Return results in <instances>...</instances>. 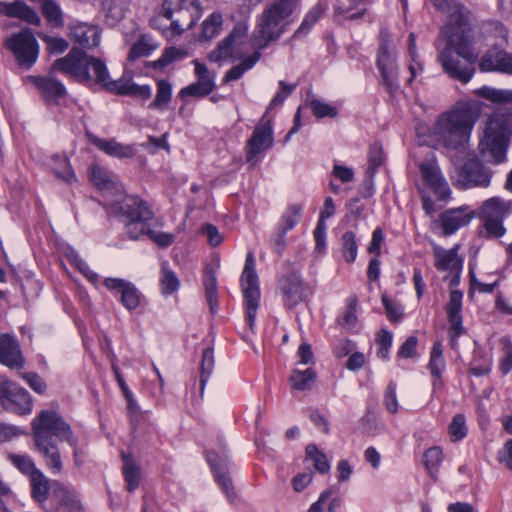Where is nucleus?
Here are the masks:
<instances>
[{
  "mask_svg": "<svg viewBox=\"0 0 512 512\" xmlns=\"http://www.w3.org/2000/svg\"><path fill=\"white\" fill-rule=\"evenodd\" d=\"M36 450L41 453L47 467L53 473H60L62 460L58 447L52 441V437L60 441H66L73 447L75 465L83 464L84 452L77 447V439L74 437L71 427L64 419L53 410H42L31 423Z\"/></svg>",
  "mask_w": 512,
  "mask_h": 512,
  "instance_id": "1",
  "label": "nucleus"
},
{
  "mask_svg": "<svg viewBox=\"0 0 512 512\" xmlns=\"http://www.w3.org/2000/svg\"><path fill=\"white\" fill-rule=\"evenodd\" d=\"M477 120V111L470 104L460 102L437 117L430 128V135L438 145L459 150L469 141Z\"/></svg>",
  "mask_w": 512,
  "mask_h": 512,
  "instance_id": "2",
  "label": "nucleus"
},
{
  "mask_svg": "<svg viewBox=\"0 0 512 512\" xmlns=\"http://www.w3.org/2000/svg\"><path fill=\"white\" fill-rule=\"evenodd\" d=\"M301 0H273L257 16L252 37L255 49L263 50L279 40L293 23L292 15Z\"/></svg>",
  "mask_w": 512,
  "mask_h": 512,
  "instance_id": "3",
  "label": "nucleus"
},
{
  "mask_svg": "<svg viewBox=\"0 0 512 512\" xmlns=\"http://www.w3.org/2000/svg\"><path fill=\"white\" fill-rule=\"evenodd\" d=\"M477 53L473 49L472 34L454 33L446 39V46L439 54L444 71L453 79L467 83L472 78L477 60Z\"/></svg>",
  "mask_w": 512,
  "mask_h": 512,
  "instance_id": "4",
  "label": "nucleus"
},
{
  "mask_svg": "<svg viewBox=\"0 0 512 512\" xmlns=\"http://www.w3.org/2000/svg\"><path fill=\"white\" fill-rule=\"evenodd\" d=\"M512 136V111L498 109L488 116L479 142L481 154L494 164L503 162Z\"/></svg>",
  "mask_w": 512,
  "mask_h": 512,
  "instance_id": "5",
  "label": "nucleus"
},
{
  "mask_svg": "<svg viewBox=\"0 0 512 512\" xmlns=\"http://www.w3.org/2000/svg\"><path fill=\"white\" fill-rule=\"evenodd\" d=\"M107 70L102 60L88 56L77 48H72L66 56L55 60L51 67V72L59 71L78 82L99 85L105 81Z\"/></svg>",
  "mask_w": 512,
  "mask_h": 512,
  "instance_id": "6",
  "label": "nucleus"
},
{
  "mask_svg": "<svg viewBox=\"0 0 512 512\" xmlns=\"http://www.w3.org/2000/svg\"><path fill=\"white\" fill-rule=\"evenodd\" d=\"M241 287L246 309V321L252 332L255 330L256 315L260 305L259 279L255 270L252 252H248L241 275Z\"/></svg>",
  "mask_w": 512,
  "mask_h": 512,
  "instance_id": "7",
  "label": "nucleus"
},
{
  "mask_svg": "<svg viewBox=\"0 0 512 512\" xmlns=\"http://www.w3.org/2000/svg\"><path fill=\"white\" fill-rule=\"evenodd\" d=\"M396 43L386 28H382L379 36L377 67L383 83L390 91L398 88V66L396 63Z\"/></svg>",
  "mask_w": 512,
  "mask_h": 512,
  "instance_id": "8",
  "label": "nucleus"
},
{
  "mask_svg": "<svg viewBox=\"0 0 512 512\" xmlns=\"http://www.w3.org/2000/svg\"><path fill=\"white\" fill-rule=\"evenodd\" d=\"M163 14L172 19L173 30L183 33L191 29L202 15L198 0H163Z\"/></svg>",
  "mask_w": 512,
  "mask_h": 512,
  "instance_id": "9",
  "label": "nucleus"
},
{
  "mask_svg": "<svg viewBox=\"0 0 512 512\" xmlns=\"http://www.w3.org/2000/svg\"><path fill=\"white\" fill-rule=\"evenodd\" d=\"M435 8L447 16V23L441 34L448 39L450 35L472 34V14L469 9L456 0H432Z\"/></svg>",
  "mask_w": 512,
  "mask_h": 512,
  "instance_id": "10",
  "label": "nucleus"
},
{
  "mask_svg": "<svg viewBox=\"0 0 512 512\" xmlns=\"http://www.w3.org/2000/svg\"><path fill=\"white\" fill-rule=\"evenodd\" d=\"M435 8L447 16V23L441 34L448 39L450 35L472 34V14L469 9L456 0H432Z\"/></svg>",
  "mask_w": 512,
  "mask_h": 512,
  "instance_id": "11",
  "label": "nucleus"
},
{
  "mask_svg": "<svg viewBox=\"0 0 512 512\" xmlns=\"http://www.w3.org/2000/svg\"><path fill=\"white\" fill-rule=\"evenodd\" d=\"M512 212V203L503 201L499 197H492L483 202L480 216L484 220L485 235L490 238H499L505 234L503 220Z\"/></svg>",
  "mask_w": 512,
  "mask_h": 512,
  "instance_id": "12",
  "label": "nucleus"
},
{
  "mask_svg": "<svg viewBox=\"0 0 512 512\" xmlns=\"http://www.w3.org/2000/svg\"><path fill=\"white\" fill-rule=\"evenodd\" d=\"M6 46L22 68L30 69L38 59L39 44L32 30L28 28L13 34L7 39Z\"/></svg>",
  "mask_w": 512,
  "mask_h": 512,
  "instance_id": "13",
  "label": "nucleus"
},
{
  "mask_svg": "<svg viewBox=\"0 0 512 512\" xmlns=\"http://www.w3.org/2000/svg\"><path fill=\"white\" fill-rule=\"evenodd\" d=\"M106 208L115 215H121L127 220L150 221L153 218V212L147 202L138 196L125 195L124 190L121 196L109 200Z\"/></svg>",
  "mask_w": 512,
  "mask_h": 512,
  "instance_id": "14",
  "label": "nucleus"
},
{
  "mask_svg": "<svg viewBox=\"0 0 512 512\" xmlns=\"http://www.w3.org/2000/svg\"><path fill=\"white\" fill-rule=\"evenodd\" d=\"M0 405L17 414H29L32 411V400L27 390L13 381L0 377Z\"/></svg>",
  "mask_w": 512,
  "mask_h": 512,
  "instance_id": "15",
  "label": "nucleus"
},
{
  "mask_svg": "<svg viewBox=\"0 0 512 512\" xmlns=\"http://www.w3.org/2000/svg\"><path fill=\"white\" fill-rule=\"evenodd\" d=\"M247 32L248 28L245 24L236 25L230 34L210 52L209 59L215 62L229 58L239 59L241 57L240 47L245 42Z\"/></svg>",
  "mask_w": 512,
  "mask_h": 512,
  "instance_id": "16",
  "label": "nucleus"
},
{
  "mask_svg": "<svg viewBox=\"0 0 512 512\" xmlns=\"http://www.w3.org/2000/svg\"><path fill=\"white\" fill-rule=\"evenodd\" d=\"M279 289L284 305L289 309L304 301L311 294V289L297 273L282 277L279 281Z\"/></svg>",
  "mask_w": 512,
  "mask_h": 512,
  "instance_id": "17",
  "label": "nucleus"
},
{
  "mask_svg": "<svg viewBox=\"0 0 512 512\" xmlns=\"http://www.w3.org/2000/svg\"><path fill=\"white\" fill-rule=\"evenodd\" d=\"M492 173L475 158H469L458 173L457 185L462 188L488 187Z\"/></svg>",
  "mask_w": 512,
  "mask_h": 512,
  "instance_id": "18",
  "label": "nucleus"
},
{
  "mask_svg": "<svg viewBox=\"0 0 512 512\" xmlns=\"http://www.w3.org/2000/svg\"><path fill=\"white\" fill-rule=\"evenodd\" d=\"M273 145V131L269 123H260L247 141L246 144V161L255 165L258 161L257 156L272 147Z\"/></svg>",
  "mask_w": 512,
  "mask_h": 512,
  "instance_id": "19",
  "label": "nucleus"
},
{
  "mask_svg": "<svg viewBox=\"0 0 512 512\" xmlns=\"http://www.w3.org/2000/svg\"><path fill=\"white\" fill-rule=\"evenodd\" d=\"M193 63L195 64L197 82L180 90L179 96L181 99L186 97L202 98L209 95L215 89V73L210 72L204 64L197 60L193 61Z\"/></svg>",
  "mask_w": 512,
  "mask_h": 512,
  "instance_id": "20",
  "label": "nucleus"
},
{
  "mask_svg": "<svg viewBox=\"0 0 512 512\" xmlns=\"http://www.w3.org/2000/svg\"><path fill=\"white\" fill-rule=\"evenodd\" d=\"M89 176L91 182L102 192L105 207L108 206L109 200L121 196L123 187L115 175L98 165H93L90 168Z\"/></svg>",
  "mask_w": 512,
  "mask_h": 512,
  "instance_id": "21",
  "label": "nucleus"
},
{
  "mask_svg": "<svg viewBox=\"0 0 512 512\" xmlns=\"http://www.w3.org/2000/svg\"><path fill=\"white\" fill-rule=\"evenodd\" d=\"M419 168L424 182L433 190L437 198L439 200L447 199L451 191L435 162L434 154L431 153V157L422 162Z\"/></svg>",
  "mask_w": 512,
  "mask_h": 512,
  "instance_id": "22",
  "label": "nucleus"
},
{
  "mask_svg": "<svg viewBox=\"0 0 512 512\" xmlns=\"http://www.w3.org/2000/svg\"><path fill=\"white\" fill-rule=\"evenodd\" d=\"M479 68L484 72H499L512 75V53L493 45L479 61Z\"/></svg>",
  "mask_w": 512,
  "mask_h": 512,
  "instance_id": "23",
  "label": "nucleus"
},
{
  "mask_svg": "<svg viewBox=\"0 0 512 512\" xmlns=\"http://www.w3.org/2000/svg\"><path fill=\"white\" fill-rule=\"evenodd\" d=\"M462 298L463 294L459 290H452L449 295V302L446 306V312L450 324L449 336L452 347L457 344V338L465 332L462 322Z\"/></svg>",
  "mask_w": 512,
  "mask_h": 512,
  "instance_id": "24",
  "label": "nucleus"
},
{
  "mask_svg": "<svg viewBox=\"0 0 512 512\" xmlns=\"http://www.w3.org/2000/svg\"><path fill=\"white\" fill-rule=\"evenodd\" d=\"M0 363L10 369H21L25 364L19 342L8 333L0 334Z\"/></svg>",
  "mask_w": 512,
  "mask_h": 512,
  "instance_id": "25",
  "label": "nucleus"
},
{
  "mask_svg": "<svg viewBox=\"0 0 512 512\" xmlns=\"http://www.w3.org/2000/svg\"><path fill=\"white\" fill-rule=\"evenodd\" d=\"M101 86L110 92H115L119 95L131 96L142 100L150 98L152 94L149 85H138L132 80L121 79L113 81L110 79L108 71L107 76L105 77V81L102 82Z\"/></svg>",
  "mask_w": 512,
  "mask_h": 512,
  "instance_id": "26",
  "label": "nucleus"
},
{
  "mask_svg": "<svg viewBox=\"0 0 512 512\" xmlns=\"http://www.w3.org/2000/svg\"><path fill=\"white\" fill-rule=\"evenodd\" d=\"M474 216V212L468 206L448 209L440 215L441 227L445 235H451L469 224Z\"/></svg>",
  "mask_w": 512,
  "mask_h": 512,
  "instance_id": "27",
  "label": "nucleus"
},
{
  "mask_svg": "<svg viewBox=\"0 0 512 512\" xmlns=\"http://www.w3.org/2000/svg\"><path fill=\"white\" fill-rule=\"evenodd\" d=\"M69 36L78 45L93 48L100 43L99 27L86 22H73L69 26Z\"/></svg>",
  "mask_w": 512,
  "mask_h": 512,
  "instance_id": "28",
  "label": "nucleus"
},
{
  "mask_svg": "<svg viewBox=\"0 0 512 512\" xmlns=\"http://www.w3.org/2000/svg\"><path fill=\"white\" fill-rule=\"evenodd\" d=\"M31 81L48 103H57L66 95L67 91L63 83L51 75L31 77Z\"/></svg>",
  "mask_w": 512,
  "mask_h": 512,
  "instance_id": "29",
  "label": "nucleus"
},
{
  "mask_svg": "<svg viewBox=\"0 0 512 512\" xmlns=\"http://www.w3.org/2000/svg\"><path fill=\"white\" fill-rule=\"evenodd\" d=\"M458 246L449 250L442 247L435 246L433 254L435 257V267L440 271L460 272L463 265V260L458 256Z\"/></svg>",
  "mask_w": 512,
  "mask_h": 512,
  "instance_id": "30",
  "label": "nucleus"
},
{
  "mask_svg": "<svg viewBox=\"0 0 512 512\" xmlns=\"http://www.w3.org/2000/svg\"><path fill=\"white\" fill-rule=\"evenodd\" d=\"M3 13L12 18H18L31 25L39 26L41 18L37 12L22 1L3 4Z\"/></svg>",
  "mask_w": 512,
  "mask_h": 512,
  "instance_id": "31",
  "label": "nucleus"
},
{
  "mask_svg": "<svg viewBox=\"0 0 512 512\" xmlns=\"http://www.w3.org/2000/svg\"><path fill=\"white\" fill-rule=\"evenodd\" d=\"M91 142L101 151L109 156L117 158H132L135 155V149L131 145H124L115 140H106L93 136Z\"/></svg>",
  "mask_w": 512,
  "mask_h": 512,
  "instance_id": "32",
  "label": "nucleus"
},
{
  "mask_svg": "<svg viewBox=\"0 0 512 512\" xmlns=\"http://www.w3.org/2000/svg\"><path fill=\"white\" fill-rule=\"evenodd\" d=\"M207 460L210 463L215 479L226 494L228 499H232L235 495L232 481L228 475L226 466L216 461L214 453H208Z\"/></svg>",
  "mask_w": 512,
  "mask_h": 512,
  "instance_id": "33",
  "label": "nucleus"
},
{
  "mask_svg": "<svg viewBox=\"0 0 512 512\" xmlns=\"http://www.w3.org/2000/svg\"><path fill=\"white\" fill-rule=\"evenodd\" d=\"M260 51L261 50L255 49V51L248 57L244 58L240 64L228 70L223 78L224 82L238 80L246 71L253 68L261 57Z\"/></svg>",
  "mask_w": 512,
  "mask_h": 512,
  "instance_id": "34",
  "label": "nucleus"
},
{
  "mask_svg": "<svg viewBox=\"0 0 512 512\" xmlns=\"http://www.w3.org/2000/svg\"><path fill=\"white\" fill-rule=\"evenodd\" d=\"M316 376V372L311 368H307L304 371L294 369L291 372L289 381L293 389L297 391H305L311 388Z\"/></svg>",
  "mask_w": 512,
  "mask_h": 512,
  "instance_id": "35",
  "label": "nucleus"
},
{
  "mask_svg": "<svg viewBox=\"0 0 512 512\" xmlns=\"http://www.w3.org/2000/svg\"><path fill=\"white\" fill-rule=\"evenodd\" d=\"M204 287L207 302L212 313H215L218 306L217 300V279L211 267H206L204 273Z\"/></svg>",
  "mask_w": 512,
  "mask_h": 512,
  "instance_id": "36",
  "label": "nucleus"
},
{
  "mask_svg": "<svg viewBox=\"0 0 512 512\" xmlns=\"http://www.w3.org/2000/svg\"><path fill=\"white\" fill-rule=\"evenodd\" d=\"M30 483L33 499L40 503L45 501L48 496L49 483L44 474L40 470L33 472L30 476Z\"/></svg>",
  "mask_w": 512,
  "mask_h": 512,
  "instance_id": "37",
  "label": "nucleus"
},
{
  "mask_svg": "<svg viewBox=\"0 0 512 512\" xmlns=\"http://www.w3.org/2000/svg\"><path fill=\"white\" fill-rule=\"evenodd\" d=\"M324 12V7L318 3L305 15L302 23L298 29L294 32L293 38H301L306 36L311 28L317 23Z\"/></svg>",
  "mask_w": 512,
  "mask_h": 512,
  "instance_id": "38",
  "label": "nucleus"
},
{
  "mask_svg": "<svg viewBox=\"0 0 512 512\" xmlns=\"http://www.w3.org/2000/svg\"><path fill=\"white\" fill-rule=\"evenodd\" d=\"M41 11L47 22L54 27L64 24L62 10L55 0H40Z\"/></svg>",
  "mask_w": 512,
  "mask_h": 512,
  "instance_id": "39",
  "label": "nucleus"
},
{
  "mask_svg": "<svg viewBox=\"0 0 512 512\" xmlns=\"http://www.w3.org/2000/svg\"><path fill=\"white\" fill-rule=\"evenodd\" d=\"M302 210L303 206L301 204H290L281 217L279 231L287 233L289 230L293 229L299 221Z\"/></svg>",
  "mask_w": 512,
  "mask_h": 512,
  "instance_id": "40",
  "label": "nucleus"
},
{
  "mask_svg": "<svg viewBox=\"0 0 512 512\" xmlns=\"http://www.w3.org/2000/svg\"><path fill=\"white\" fill-rule=\"evenodd\" d=\"M445 366L442 344L440 341H436L431 349L428 364L431 376H442Z\"/></svg>",
  "mask_w": 512,
  "mask_h": 512,
  "instance_id": "41",
  "label": "nucleus"
},
{
  "mask_svg": "<svg viewBox=\"0 0 512 512\" xmlns=\"http://www.w3.org/2000/svg\"><path fill=\"white\" fill-rule=\"evenodd\" d=\"M156 49V44L147 35H142L131 47L128 59L134 61L137 58L148 56Z\"/></svg>",
  "mask_w": 512,
  "mask_h": 512,
  "instance_id": "42",
  "label": "nucleus"
},
{
  "mask_svg": "<svg viewBox=\"0 0 512 512\" xmlns=\"http://www.w3.org/2000/svg\"><path fill=\"white\" fill-rule=\"evenodd\" d=\"M358 252V245L356 235L352 231H346L341 237V254L344 260L348 263H353L356 260Z\"/></svg>",
  "mask_w": 512,
  "mask_h": 512,
  "instance_id": "43",
  "label": "nucleus"
},
{
  "mask_svg": "<svg viewBox=\"0 0 512 512\" xmlns=\"http://www.w3.org/2000/svg\"><path fill=\"white\" fill-rule=\"evenodd\" d=\"M105 20L108 25L114 26L125 17V9L114 0H100Z\"/></svg>",
  "mask_w": 512,
  "mask_h": 512,
  "instance_id": "44",
  "label": "nucleus"
},
{
  "mask_svg": "<svg viewBox=\"0 0 512 512\" xmlns=\"http://www.w3.org/2000/svg\"><path fill=\"white\" fill-rule=\"evenodd\" d=\"M160 286L164 295H170L179 289L180 281L176 274L163 264L160 272Z\"/></svg>",
  "mask_w": 512,
  "mask_h": 512,
  "instance_id": "45",
  "label": "nucleus"
},
{
  "mask_svg": "<svg viewBox=\"0 0 512 512\" xmlns=\"http://www.w3.org/2000/svg\"><path fill=\"white\" fill-rule=\"evenodd\" d=\"M478 95L494 103H512V90L482 87Z\"/></svg>",
  "mask_w": 512,
  "mask_h": 512,
  "instance_id": "46",
  "label": "nucleus"
},
{
  "mask_svg": "<svg viewBox=\"0 0 512 512\" xmlns=\"http://www.w3.org/2000/svg\"><path fill=\"white\" fill-rule=\"evenodd\" d=\"M306 457L313 461L314 468L319 473H327L330 470V462L327 456L316 445L309 444L306 447Z\"/></svg>",
  "mask_w": 512,
  "mask_h": 512,
  "instance_id": "47",
  "label": "nucleus"
},
{
  "mask_svg": "<svg viewBox=\"0 0 512 512\" xmlns=\"http://www.w3.org/2000/svg\"><path fill=\"white\" fill-rule=\"evenodd\" d=\"M222 15L219 13H212L202 24L201 38L210 40L219 34L222 28Z\"/></svg>",
  "mask_w": 512,
  "mask_h": 512,
  "instance_id": "48",
  "label": "nucleus"
},
{
  "mask_svg": "<svg viewBox=\"0 0 512 512\" xmlns=\"http://www.w3.org/2000/svg\"><path fill=\"white\" fill-rule=\"evenodd\" d=\"M214 367V353L212 348H206L202 353L201 360V375H200V388L201 393L213 371Z\"/></svg>",
  "mask_w": 512,
  "mask_h": 512,
  "instance_id": "49",
  "label": "nucleus"
},
{
  "mask_svg": "<svg viewBox=\"0 0 512 512\" xmlns=\"http://www.w3.org/2000/svg\"><path fill=\"white\" fill-rule=\"evenodd\" d=\"M408 42V53L411 60L409 64V71L411 73V77L408 79V83H411L412 80L416 77V75L422 72L423 67L418 59V54L416 50V39L414 33L409 34Z\"/></svg>",
  "mask_w": 512,
  "mask_h": 512,
  "instance_id": "50",
  "label": "nucleus"
},
{
  "mask_svg": "<svg viewBox=\"0 0 512 512\" xmlns=\"http://www.w3.org/2000/svg\"><path fill=\"white\" fill-rule=\"evenodd\" d=\"M172 94L171 84L166 80H160L157 83V94L154 101L150 104V107L156 109H162L165 107L170 99Z\"/></svg>",
  "mask_w": 512,
  "mask_h": 512,
  "instance_id": "51",
  "label": "nucleus"
},
{
  "mask_svg": "<svg viewBox=\"0 0 512 512\" xmlns=\"http://www.w3.org/2000/svg\"><path fill=\"white\" fill-rule=\"evenodd\" d=\"M123 474L127 484V490L129 492L134 491L140 483V470L131 461L125 460L123 467Z\"/></svg>",
  "mask_w": 512,
  "mask_h": 512,
  "instance_id": "52",
  "label": "nucleus"
},
{
  "mask_svg": "<svg viewBox=\"0 0 512 512\" xmlns=\"http://www.w3.org/2000/svg\"><path fill=\"white\" fill-rule=\"evenodd\" d=\"M449 433L453 442L460 441L467 435L466 418L463 414H456L452 418Z\"/></svg>",
  "mask_w": 512,
  "mask_h": 512,
  "instance_id": "53",
  "label": "nucleus"
},
{
  "mask_svg": "<svg viewBox=\"0 0 512 512\" xmlns=\"http://www.w3.org/2000/svg\"><path fill=\"white\" fill-rule=\"evenodd\" d=\"M151 25L160 30L164 36H166L167 38H173L175 36H179L181 35L182 33H176L172 28H173V25H172V19H168L164 14H163V11L161 10L160 13L158 15H156L152 20H151Z\"/></svg>",
  "mask_w": 512,
  "mask_h": 512,
  "instance_id": "54",
  "label": "nucleus"
},
{
  "mask_svg": "<svg viewBox=\"0 0 512 512\" xmlns=\"http://www.w3.org/2000/svg\"><path fill=\"white\" fill-rule=\"evenodd\" d=\"M149 221L128 220L125 225V233L132 240H138L142 235H148Z\"/></svg>",
  "mask_w": 512,
  "mask_h": 512,
  "instance_id": "55",
  "label": "nucleus"
},
{
  "mask_svg": "<svg viewBox=\"0 0 512 512\" xmlns=\"http://www.w3.org/2000/svg\"><path fill=\"white\" fill-rule=\"evenodd\" d=\"M502 356L499 361V370L506 375L512 370V342L507 338L501 339Z\"/></svg>",
  "mask_w": 512,
  "mask_h": 512,
  "instance_id": "56",
  "label": "nucleus"
},
{
  "mask_svg": "<svg viewBox=\"0 0 512 512\" xmlns=\"http://www.w3.org/2000/svg\"><path fill=\"white\" fill-rule=\"evenodd\" d=\"M8 459L23 474L31 476L33 472L39 471L35 468L34 462L29 456L9 454Z\"/></svg>",
  "mask_w": 512,
  "mask_h": 512,
  "instance_id": "57",
  "label": "nucleus"
},
{
  "mask_svg": "<svg viewBox=\"0 0 512 512\" xmlns=\"http://www.w3.org/2000/svg\"><path fill=\"white\" fill-rule=\"evenodd\" d=\"M383 404L390 414L394 415L398 413L400 404L396 394V384L394 382H390L386 387L383 397Z\"/></svg>",
  "mask_w": 512,
  "mask_h": 512,
  "instance_id": "58",
  "label": "nucleus"
},
{
  "mask_svg": "<svg viewBox=\"0 0 512 512\" xmlns=\"http://www.w3.org/2000/svg\"><path fill=\"white\" fill-rule=\"evenodd\" d=\"M120 301L129 310H134L140 305V294L132 283L120 294Z\"/></svg>",
  "mask_w": 512,
  "mask_h": 512,
  "instance_id": "59",
  "label": "nucleus"
},
{
  "mask_svg": "<svg viewBox=\"0 0 512 512\" xmlns=\"http://www.w3.org/2000/svg\"><path fill=\"white\" fill-rule=\"evenodd\" d=\"M310 108L313 114L318 118H334L338 114L337 109L334 106H331L330 104L319 99H312L310 101Z\"/></svg>",
  "mask_w": 512,
  "mask_h": 512,
  "instance_id": "60",
  "label": "nucleus"
},
{
  "mask_svg": "<svg viewBox=\"0 0 512 512\" xmlns=\"http://www.w3.org/2000/svg\"><path fill=\"white\" fill-rule=\"evenodd\" d=\"M39 37L46 43L47 50L51 54L63 53L69 47V43L64 38L52 37L44 33H40Z\"/></svg>",
  "mask_w": 512,
  "mask_h": 512,
  "instance_id": "61",
  "label": "nucleus"
},
{
  "mask_svg": "<svg viewBox=\"0 0 512 512\" xmlns=\"http://www.w3.org/2000/svg\"><path fill=\"white\" fill-rule=\"evenodd\" d=\"M382 303L386 315L391 321L398 322L402 319L404 310L402 305L391 300L386 294L382 295Z\"/></svg>",
  "mask_w": 512,
  "mask_h": 512,
  "instance_id": "62",
  "label": "nucleus"
},
{
  "mask_svg": "<svg viewBox=\"0 0 512 512\" xmlns=\"http://www.w3.org/2000/svg\"><path fill=\"white\" fill-rule=\"evenodd\" d=\"M362 425L364 431L372 436L383 433L386 430L385 424L374 416L367 415L364 417L362 419Z\"/></svg>",
  "mask_w": 512,
  "mask_h": 512,
  "instance_id": "63",
  "label": "nucleus"
},
{
  "mask_svg": "<svg viewBox=\"0 0 512 512\" xmlns=\"http://www.w3.org/2000/svg\"><path fill=\"white\" fill-rule=\"evenodd\" d=\"M442 450L439 447L429 448L424 454L425 466L429 471L435 469L442 461Z\"/></svg>",
  "mask_w": 512,
  "mask_h": 512,
  "instance_id": "64",
  "label": "nucleus"
}]
</instances>
